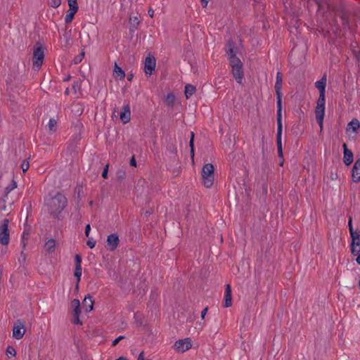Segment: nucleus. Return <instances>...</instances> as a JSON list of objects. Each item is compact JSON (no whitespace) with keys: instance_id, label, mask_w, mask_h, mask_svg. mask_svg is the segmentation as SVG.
I'll return each mask as SVG.
<instances>
[{"instance_id":"obj_63","label":"nucleus","mask_w":360,"mask_h":360,"mask_svg":"<svg viewBox=\"0 0 360 360\" xmlns=\"http://www.w3.org/2000/svg\"><path fill=\"white\" fill-rule=\"evenodd\" d=\"M71 76L70 75H68L66 78L64 79V82H67V81H69L70 79Z\"/></svg>"},{"instance_id":"obj_12","label":"nucleus","mask_w":360,"mask_h":360,"mask_svg":"<svg viewBox=\"0 0 360 360\" xmlns=\"http://www.w3.org/2000/svg\"><path fill=\"white\" fill-rule=\"evenodd\" d=\"M120 243L119 236L117 233H112L107 238V244L110 251H114Z\"/></svg>"},{"instance_id":"obj_32","label":"nucleus","mask_w":360,"mask_h":360,"mask_svg":"<svg viewBox=\"0 0 360 360\" xmlns=\"http://www.w3.org/2000/svg\"><path fill=\"white\" fill-rule=\"evenodd\" d=\"M17 187V184L16 182L13 180L11 184H9L8 186L6 187L5 188V196H7L8 194L12 191L13 190L14 188H15Z\"/></svg>"},{"instance_id":"obj_59","label":"nucleus","mask_w":360,"mask_h":360,"mask_svg":"<svg viewBox=\"0 0 360 360\" xmlns=\"http://www.w3.org/2000/svg\"><path fill=\"white\" fill-rule=\"evenodd\" d=\"M20 255H21L22 261L25 262V255L24 254L23 250L21 252Z\"/></svg>"},{"instance_id":"obj_27","label":"nucleus","mask_w":360,"mask_h":360,"mask_svg":"<svg viewBox=\"0 0 360 360\" xmlns=\"http://www.w3.org/2000/svg\"><path fill=\"white\" fill-rule=\"evenodd\" d=\"M226 46L227 48L226 49V52L229 56V59L230 58H232V56H236L235 46L234 44L231 41H229Z\"/></svg>"},{"instance_id":"obj_4","label":"nucleus","mask_w":360,"mask_h":360,"mask_svg":"<svg viewBox=\"0 0 360 360\" xmlns=\"http://www.w3.org/2000/svg\"><path fill=\"white\" fill-rule=\"evenodd\" d=\"M202 184L206 188H211L214 180V167L212 164H205L202 169Z\"/></svg>"},{"instance_id":"obj_58","label":"nucleus","mask_w":360,"mask_h":360,"mask_svg":"<svg viewBox=\"0 0 360 360\" xmlns=\"http://www.w3.org/2000/svg\"><path fill=\"white\" fill-rule=\"evenodd\" d=\"M191 159H192V161L193 162L194 161V149H191Z\"/></svg>"},{"instance_id":"obj_2","label":"nucleus","mask_w":360,"mask_h":360,"mask_svg":"<svg viewBox=\"0 0 360 360\" xmlns=\"http://www.w3.org/2000/svg\"><path fill=\"white\" fill-rule=\"evenodd\" d=\"M68 205V199L62 193L58 192L55 196L52 197L48 202L49 212L53 217L62 219L63 217L60 215L62 211Z\"/></svg>"},{"instance_id":"obj_60","label":"nucleus","mask_w":360,"mask_h":360,"mask_svg":"<svg viewBox=\"0 0 360 360\" xmlns=\"http://www.w3.org/2000/svg\"><path fill=\"white\" fill-rule=\"evenodd\" d=\"M152 213H153L152 210H146V212H145V215L146 216H150V214H152Z\"/></svg>"},{"instance_id":"obj_56","label":"nucleus","mask_w":360,"mask_h":360,"mask_svg":"<svg viewBox=\"0 0 360 360\" xmlns=\"http://www.w3.org/2000/svg\"><path fill=\"white\" fill-rule=\"evenodd\" d=\"M209 1L210 0H200L203 8H205L207 6Z\"/></svg>"},{"instance_id":"obj_34","label":"nucleus","mask_w":360,"mask_h":360,"mask_svg":"<svg viewBox=\"0 0 360 360\" xmlns=\"http://www.w3.org/2000/svg\"><path fill=\"white\" fill-rule=\"evenodd\" d=\"M116 176H117V178L120 180V181H122L123 179H125L126 177V172H125V170L123 169H119L117 171V173H116Z\"/></svg>"},{"instance_id":"obj_43","label":"nucleus","mask_w":360,"mask_h":360,"mask_svg":"<svg viewBox=\"0 0 360 360\" xmlns=\"http://www.w3.org/2000/svg\"><path fill=\"white\" fill-rule=\"evenodd\" d=\"M20 167H21V168H22V171H23V172H24V173H25V172H27V169H29V162H28V161H27V160H24V161L22 162V163L21 164V166H20Z\"/></svg>"},{"instance_id":"obj_1","label":"nucleus","mask_w":360,"mask_h":360,"mask_svg":"<svg viewBox=\"0 0 360 360\" xmlns=\"http://www.w3.org/2000/svg\"><path fill=\"white\" fill-rule=\"evenodd\" d=\"M326 81L327 75L326 73H324L321 79L315 82V86L319 91V96L316 101V107L315 109V115L321 131L323 130V119L325 116Z\"/></svg>"},{"instance_id":"obj_24","label":"nucleus","mask_w":360,"mask_h":360,"mask_svg":"<svg viewBox=\"0 0 360 360\" xmlns=\"http://www.w3.org/2000/svg\"><path fill=\"white\" fill-rule=\"evenodd\" d=\"M196 88L195 86L192 84H186L185 86V91L184 94L186 98L188 99L190 98L195 92Z\"/></svg>"},{"instance_id":"obj_42","label":"nucleus","mask_w":360,"mask_h":360,"mask_svg":"<svg viewBox=\"0 0 360 360\" xmlns=\"http://www.w3.org/2000/svg\"><path fill=\"white\" fill-rule=\"evenodd\" d=\"M75 266H80L82 263V257L77 254L75 257Z\"/></svg>"},{"instance_id":"obj_21","label":"nucleus","mask_w":360,"mask_h":360,"mask_svg":"<svg viewBox=\"0 0 360 360\" xmlns=\"http://www.w3.org/2000/svg\"><path fill=\"white\" fill-rule=\"evenodd\" d=\"M167 151L170 154L171 158L174 161L178 160L177 148L174 144L171 143V144L168 145L167 147Z\"/></svg>"},{"instance_id":"obj_25","label":"nucleus","mask_w":360,"mask_h":360,"mask_svg":"<svg viewBox=\"0 0 360 360\" xmlns=\"http://www.w3.org/2000/svg\"><path fill=\"white\" fill-rule=\"evenodd\" d=\"M56 241L51 238L45 244V248L49 253H52L55 251Z\"/></svg>"},{"instance_id":"obj_17","label":"nucleus","mask_w":360,"mask_h":360,"mask_svg":"<svg viewBox=\"0 0 360 360\" xmlns=\"http://www.w3.org/2000/svg\"><path fill=\"white\" fill-rule=\"evenodd\" d=\"M94 301L92 296L87 295L82 301V307L86 312L91 311L94 309Z\"/></svg>"},{"instance_id":"obj_26","label":"nucleus","mask_w":360,"mask_h":360,"mask_svg":"<svg viewBox=\"0 0 360 360\" xmlns=\"http://www.w3.org/2000/svg\"><path fill=\"white\" fill-rule=\"evenodd\" d=\"M77 11H78L77 9L72 10L71 8H69V10L68 11V13L65 17V23L69 24L72 21V20L74 18V15L77 12Z\"/></svg>"},{"instance_id":"obj_23","label":"nucleus","mask_w":360,"mask_h":360,"mask_svg":"<svg viewBox=\"0 0 360 360\" xmlns=\"http://www.w3.org/2000/svg\"><path fill=\"white\" fill-rule=\"evenodd\" d=\"M129 22L130 24L129 30L131 32H134L139 25V20L136 16L130 17Z\"/></svg>"},{"instance_id":"obj_33","label":"nucleus","mask_w":360,"mask_h":360,"mask_svg":"<svg viewBox=\"0 0 360 360\" xmlns=\"http://www.w3.org/2000/svg\"><path fill=\"white\" fill-rule=\"evenodd\" d=\"M82 271V266H75L74 276L77 278V281H78V282H79L81 280Z\"/></svg>"},{"instance_id":"obj_18","label":"nucleus","mask_w":360,"mask_h":360,"mask_svg":"<svg viewBox=\"0 0 360 360\" xmlns=\"http://www.w3.org/2000/svg\"><path fill=\"white\" fill-rule=\"evenodd\" d=\"M232 305L231 289L229 284L226 285L224 307H230Z\"/></svg>"},{"instance_id":"obj_49","label":"nucleus","mask_w":360,"mask_h":360,"mask_svg":"<svg viewBox=\"0 0 360 360\" xmlns=\"http://www.w3.org/2000/svg\"><path fill=\"white\" fill-rule=\"evenodd\" d=\"M81 314V309L80 307L75 306V308L73 309V316H79Z\"/></svg>"},{"instance_id":"obj_55","label":"nucleus","mask_w":360,"mask_h":360,"mask_svg":"<svg viewBox=\"0 0 360 360\" xmlns=\"http://www.w3.org/2000/svg\"><path fill=\"white\" fill-rule=\"evenodd\" d=\"M148 13L150 17L153 18L154 16V10L152 8H149L148 11Z\"/></svg>"},{"instance_id":"obj_62","label":"nucleus","mask_w":360,"mask_h":360,"mask_svg":"<svg viewBox=\"0 0 360 360\" xmlns=\"http://www.w3.org/2000/svg\"><path fill=\"white\" fill-rule=\"evenodd\" d=\"M133 77H134L133 74H128L127 75V79L129 81H131Z\"/></svg>"},{"instance_id":"obj_13","label":"nucleus","mask_w":360,"mask_h":360,"mask_svg":"<svg viewBox=\"0 0 360 360\" xmlns=\"http://www.w3.org/2000/svg\"><path fill=\"white\" fill-rule=\"evenodd\" d=\"M342 148L344 153L343 162L347 166H348L351 165L354 160L353 153L347 148V145L345 143H343Z\"/></svg>"},{"instance_id":"obj_54","label":"nucleus","mask_w":360,"mask_h":360,"mask_svg":"<svg viewBox=\"0 0 360 360\" xmlns=\"http://www.w3.org/2000/svg\"><path fill=\"white\" fill-rule=\"evenodd\" d=\"M129 165L132 167L136 166V161L134 156H132V158L130 160Z\"/></svg>"},{"instance_id":"obj_64","label":"nucleus","mask_w":360,"mask_h":360,"mask_svg":"<svg viewBox=\"0 0 360 360\" xmlns=\"http://www.w3.org/2000/svg\"><path fill=\"white\" fill-rule=\"evenodd\" d=\"M115 360H127L126 358L123 357V356H121Z\"/></svg>"},{"instance_id":"obj_11","label":"nucleus","mask_w":360,"mask_h":360,"mask_svg":"<svg viewBox=\"0 0 360 360\" xmlns=\"http://www.w3.org/2000/svg\"><path fill=\"white\" fill-rule=\"evenodd\" d=\"M156 65V60L153 56L148 53L145 60L144 70L146 75H152L153 71L155 70Z\"/></svg>"},{"instance_id":"obj_8","label":"nucleus","mask_w":360,"mask_h":360,"mask_svg":"<svg viewBox=\"0 0 360 360\" xmlns=\"http://www.w3.org/2000/svg\"><path fill=\"white\" fill-rule=\"evenodd\" d=\"M9 220L8 219H3L0 226V243L3 245H7L9 243Z\"/></svg>"},{"instance_id":"obj_30","label":"nucleus","mask_w":360,"mask_h":360,"mask_svg":"<svg viewBox=\"0 0 360 360\" xmlns=\"http://www.w3.org/2000/svg\"><path fill=\"white\" fill-rule=\"evenodd\" d=\"M230 64L232 67H238V66H243V63L240 61V60L236 56H232V58H230L229 59Z\"/></svg>"},{"instance_id":"obj_28","label":"nucleus","mask_w":360,"mask_h":360,"mask_svg":"<svg viewBox=\"0 0 360 360\" xmlns=\"http://www.w3.org/2000/svg\"><path fill=\"white\" fill-rule=\"evenodd\" d=\"M82 194H83L82 186H77L75 190V200L77 201V204L79 203V202L82 199Z\"/></svg>"},{"instance_id":"obj_40","label":"nucleus","mask_w":360,"mask_h":360,"mask_svg":"<svg viewBox=\"0 0 360 360\" xmlns=\"http://www.w3.org/2000/svg\"><path fill=\"white\" fill-rule=\"evenodd\" d=\"M7 355H11L12 356H15L16 355V351L14 347L11 346H8L6 349Z\"/></svg>"},{"instance_id":"obj_6","label":"nucleus","mask_w":360,"mask_h":360,"mask_svg":"<svg viewBox=\"0 0 360 360\" xmlns=\"http://www.w3.org/2000/svg\"><path fill=\"white\" fill-rule=\"evenodd\" d=\"M44 58V49L39 42H37L33 51V66L40 68Z\"/></svg>"},{"instance_id":"obj_41","label":"nucleus","mask_w":360,"mask_h":360,"mask_svg":"<svg viewBox=\"0 0 360 360\" xmlns=\"http://www.w3.org/2000/svg\"><path fill=\"white\" fill-rule=\"evenodd\" d=\"M340 18L342 20V24L344 25L349 24V18L345 12H342V15H340Z\"/></svg>"},{"instance_id":"obj_36","label":"nucleus","mask_w":360,"mask_h":360,"mask_svg":"<svg viewBox=\"0 0 360 360\" xmlns=\"http://www.w3.org/2000/svg\"><path fill=\"white\" fill-rule=\"evenodd\" d=\"M68 6L72 10L79 8L77 0H68Z\"/></svg>"},{"instance_id":"obj_31","label":"nucleus","mask_w":360,"mask_h":360,"mask_svg":"<svg viewBox=\"0 0 360 360\" xmlns=\"http://www.w3.org/2000/svg\"><path fill=\"white\" fill-rule=\"evenodd\" d=\"M56 120L53 118L50 119L48 123L49 130L51 132H55L56 131Z\"/></svg>"},{"instance_id":"obj_14","label":"nucleus","mask_w":360,"mask_h":360,"mask_svg":"<svg viewBox=\"0 0 360 360\" xmlns=\"http://www.w3.org/2000/svg\"><path fill=\"white\" fill-rule=\"evenodd\" d=\"M352 243H351V252L353 255L356 256L360 252V250H356L355 248V245L360 246V232L357 231V234H354L351 236Z\"/></svg>"},{"instance_id":"obj_61","label":"nucleus","mask_w":360,"mask_h":360,"mask_svg":"<svg viewBox=\"0 0 360 360\" xmlns=\"http://www.w3.org/2000/svg\"><path fill=\"white\" fill-rule=\"evenodd\" d=\"M357 255L358 257L356 259V262H357L358 264L360 265V252Z\"/></svg>"},{"instance_id":"obj_57","label":"nucleus","mask_w":360,"mask_h":360,"mask_svg":"<svg viewBox=\"0 0 360 360\" xmlns=\"http://www.w3.org/2000/svg\"><path fill=\"white\" fill-rule=\"evenodd\" d=\"M319 7L321 6V5L324 2V0H313Z\"/></svg>"},{"instance_id":"obj_50","label":"nucleus","mask_w":360,"mask_h":360,"mask_svg":"<svg viewBox=\"0 0 360 360\" xmlns=\"http://www.w3.org/2000/svg\"><path fill=\"white\" fill-rule=\"evenodd\" d=\"M86 245L90 248H94L96 245V241H94L92 240L91 239H89L86 242Z\"/></svg>"},{"instance_id":"obj_16","label":"nucleus","mask_w":360,"mask_h":360,"mask_svg":"<svg viewBox=\"0 0 360 360\" xmlns=\"http://www.w3.org/2000/svg\"><path fill=\"white\" fill-rule=\"evenodd\" d=\"M352 176L354 182L360 181V158L356 160L352 167Z\"/></svg>"},{"instance_id":"obj_9","label":"nucleus","mask_w":360,"mask_h":360,"mask_svg":"<svg viewBox=\"0 0 360 360\" xmlns=\"http://www.w3.org/2000/svg\"><path fill=\"white\" fill-rule=\"evenodd\" d=\"M25 327L24 322L18 319L15 321L13 327V337L17 340L21 339L25 333Z\"/></svg>"},{"instance_id":"obj_53","label":"nucleus","mask_w":360,"mask_h":360,"mask_svg":"<svg viewBox=\"0 0 360 360\" xmlns=\"http://www.w3.org/2000/svg\"><path fill=\"white\" fill-rule=\"evenodd\" d=\"M207 311H208V307H206L205 308L203 309V310L201 311V316H200L201 319H205V316Z\"/></svg>"},{"instance_id":"obj_46","label":"nucleus","mask_w":360,"mask_h":360,"mask_svg":"<svg viewBox=\"0 0 360 360\" xmlns=\"http://www.w3.org/2000/svg\"><path fill=\"white\" fill-rule=\"evenodd\" d=\"M72 323L74 324H77V325L82 324V321L79 319V316H76V315L73 316Z\"/></svg>"},{"instance_id":"obj_22","label":"nucleus","mask_w":360,"mask_h":360,"mask_svg":"<svg viewBox=\"0 0 360 360\" xmlns=\"http://www.w3.org/2000/svg\"><path fill=\"white\" fill-rule=\"evenodd\" d=\"M113 74L115 78L123 79L125 77L124 71L115 63Z\"/></svg>"},{"instance_id":"obj_44","label":"nucleus","mask_w":360,"mask_h":360,"mask_svg":"<svg viewBox=\"0 0 360 360\" xmlns=\"http://www.w3.org/2000/svg\"><path fill=\"white\" fill-rule=\"evenodd\" d=\"M194 137H195L194 132L192 131L191 133V138H190V141H189V147L191 148V149H194Z\"/></svg>"},{"instance_id":"obj_19","label":"nucleus","mask_w":360,"mask_h":360,"mask_svg":"<svg viewBox=\"0 0 360 360\" xmlns=\"http://www.w3.org/2000/svg\"><path fill=\"white\" fill-rule=\"evenodd\" d=\"M242 68L243 66L232 67V74L238 84H242V80L243 78V71Z\"/></svg>"},{"instance_id":"obj_15","label":"nucleus","mask_w":360,"mask_h":360,"mask_svg":"<svg viewBox=\"0 0 360 360\" xmlns=\"http://www.w3.org/2000/svg\"><path fill=\"white\" fill-rule=\"evenodd\" d=\"M120 118L124 124L128 123L130 121L131 111L129 104H126L122 107Z\"/></svg>"},{"instance_id":"obj_5","label":"nucleus","mask_w":360,"mask_h":360,"mask_svg":"<svg viewBox=\"0 0 360 360\" xmlns=\"http://www.w3.org/2000/svg\"><path fill=\"white\" fill-rule=\"evenodd\" d=\"M266 163L264 162L262 167L263 173L262 174L261 179L258 181L257 185V193L263 198H265L268 192V176L266 172Z\"/></svg>"},{"instance_id":"obj_51","label":"nucleus","mask_w":360,"mask_h":360,"mask_svg":"<svg viewBox=\"0 0 360 360\" xmlns=\"http://www.w3.org/2000/svg\"><path fill=\"white\" fill-rule=\"evenodd\" d=\"M71 304H72V307L75 308V306H77V307H80V302H79V300H77V299H74L72 302H71Z\"/></svg>"},{"instance_id":"obj_47","label":"nucleus","mask_w":360,"mask_h":360,"mask_svg":"<svg viewBox=\"0 0 360 360\" xmlns=\"http://www.w3.org/2000/svg\"><path fill=\"white\" fill-rule=\"evenodd\" d=\"M108 167H109V165H106L105 167H104L103 172H102V177L104 179L108 178Z\"/></svg>"},{"instance_id":"obj_29","label":"nucleus","mask_w":360,"mask_h":360,"mask_svg":"<svg viewBox=\"0 0 360 360\" xmlns=\"http://www.w3.org/2000/svg\"><path fill=\"white\" fill-rule=\"evenodd\" d=\"M175 99V96L172 93H169L165 98V102L168 106L173 107Z\"/></svg>"},{"instance_id":"obj_48","label":"nucleus","mask_w":360,"mask_h":360,"mask_svg":"<svg viewBox=\"0 0 360 360\" xmlns=\"http://www.w3.org/2000/svg\"><path fill=\"white\" fill-rule=\"evenodd\" d=\"M79 86H80V82L79 81H75L72 84V89L74 91L75 94L77 92V88H78Z\"/></svg>"},{"instance_id":"obj_3","label":"nucleus","mask_w":360,"mask_h":360,"mask_svg":"<svg viewBox=\"0 0 360 360\" xmlns=\"http://www.w3.org/2000/svg\"><path fill=\"white\" fill-rule=\"evenodd\" d=\"M282 86H283V75L281 72L276 74V80L275 83V91L276 94V117H282Z\"/></svg>"},{"instance_id":"obj_45","label":"nucleus","mask_w":360,"mask_h":360,"mask_svg":"<svg viewBox=\"0 0 360 360\" xmlns=\"http://www.w3.org/2000/svg\"><path fill=\"white\" fill-rule=\"evenodd\" d=\"M124 338H125V337H124V335H120L119 337H117V338H115V339L112 341V347L116 346V345L118 344V342H119L120 341L122 340H123V339H124Z\"/></svg>"},{"instance_id":"obj_38","label":"nucleus","mask_w":360,"mask_h":360,"mask_svg":"<svg viewBox=\"0 0 360 360\" xmlns=\"http://www.w3.org/2000/svg\"><path fill=\"white\" fill-rule=\"evenodd\" d=\"M61 4V0H49V4L53 8H58Z\"/></svg>"},{"instance_id":"obj_37","label":"nucleus","mask_w":360,"mask_h":360,"mask_svg":"<svg viewBox=\"0 0 360 360\" xmlns=\"http://www.w3.org/2000/svg\"><path fill=\"white\" fill-rule=\"evenodd\" d=\"M84 51H82L80 54H79L78 56H75V57L74 58V59H73V63H74L75 64H78V63H79L82 60V59H83V58H84Z\"/></svg>"},{"instance_id":"obj_52","label":"nucleus","mask_w":360,"mask_h":360,"mask_svg":"<svg viewBox=\"0 0 360 360\" xmlns=\"http://www.w3.org/2000/svg\"><path fill=\"white\" fill-rule=\"evenodd\" d=\"M90 231H91V226H90V224H88L85 226V236L87 238H89V236Z\"/></svg>"},{"instance_id":"obj_35","label":"nucleus","mask_w":360,"mask_h":360,"mask_svg":"<svg viewBox=\"0 0 360 360\" xmlns=\"http://www.w3.org/2000/svg\"><path fill=\"white\" fill-rule=\"evenodd\" d=\"M348 227L350 233V236H353L354 234H357L358 231H354L352 226V218L349 217L348 221Z\"/></svg>"},{"instance_id":"obj_7","label":"nucleus","mask_w":360,"mask_h":360,"mask_svg":"<svg viewBox=\"0 0 360 360\" xmlns=\"http://www.w3.org/2000/svg\"><path fill=\"white\" fill-rule=\"evenodd\" d=\"M276 121H277L276 144H277V150H278V157H279V158L282 159V162L280 163V165L282 166L283 162V154L282 141H281L282 130H283L282 117H276Z\"/></svg>"},{"instance_id":"obj_20","label":"nucleus","mask_w":360,"mask_h":360,"mask_svg":"<svg viewBox=\"0 0 360 360\" xmlns=\"http://www.w3.org/2000/svg\"><path fill=\"white\" fill-rule=\"evenodd\" d=\"M359 128H360L359 121L357 119L354 118L351 122H349L348 123L347 127V131L352 129L353 132L356 134L358 132V130L359 129Z\"/></svg>"},{"instance_id":"obj_10","label":"nucleus","mask_w":360,"mask_h":360,"mask_svg":"<svg viewBox=\"0 0 360 360\" xmlns=\"http://www.w3.org/2000/svg\"><path fill=\"white\" fill-rule=\"evenodd\" d=\"M174 346L178 352L183 353L191 348V340L188 338L179 340L175 342Z\"/></svg>"},{"instance_id":"obj_39","label":"nucleus","mask_w":360,"mask_h":360,"mask_svg":"<svg viewBox=\"0 0 360 360\" xmlns=\"http://www.w3.org/2000/svg\"><path fill=\"white\" fill-rule=\"evenodd\" d=\"M28 238H29V233H23L22 236V241H21L22 248L23 250L25 248L26 240H27Z\"/></svg>"}]
</instances>
